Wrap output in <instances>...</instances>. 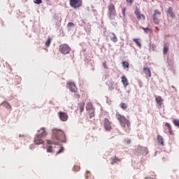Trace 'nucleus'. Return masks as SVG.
Here are the masks:
<instances>
[{
	"label": "nucleus",
	"instance_id": "obj_1",
	"mask_svg": "<svg viewBox=\"0 0 179 179\" xmlns=\"http://www.w3.org/2000/svg\"><path fill=\"white\" fill-rule=\"evenodd\" d=\"M66 137L65 136V133L61 129H53L52 139L46 140L48 145H58L59 142H66Z\"/></svg>",
	"mask_w": 179,
	"mask_h": 179
},
{
	"label": "nucleus",
	"instance_id": "obj_2",
	"mask_svg": "<svg viewBox=\"0 0 179 179\" xmlns=\"http://www.w3.org/2000/svg\"><path fill=\"white\" fill-rule=\"evenodd\" d=\"M116 118L124 131H125L127 134H129V131H131V122L129 120L127 119L124 115H121V113H116Z\"/></svg>",
	"mask_w": 179,
	"mask_h": 179
},
{
	"label": "nucleus",
	"instance_id": "obj_3",
	"mask_svg": "<svg viewBox=\"0 0 179 179\" xmlns=\"http://www.w3.org/2000/svg\"><path fill=\"white\" fill-rule=\"evenodd\" d=\"M108 17L109 20H115L117 17V10L113 3L108 5Z\"/></svg>",
	"mask_w": 179,
	"mask_h": 179
},
{
	"label": "nucleus",
	"instance_id": "obj_4",
	"mask_svg": "<svg viewBox=\"0 0 179 179\" xmlns=\"http://www.w3.org/2000/svg\"><path fill=\"white\" fill-rule=\"evenodd\" d=\"M59 51L64 54V55H66V54H69L71 52V47L67 44H62L59 45Z\"/></svg>",
	"mask_w": 179,
	"mask_h": 179
},
{
	"label": "nucleus",
	"instance_id": "obj_5",
	"mask_svg": "<svg viewBox=\"0 0 179 179\" xmlns=\"http://www.w3.org/2000/svg\"><path fill=\"white\" fill-rule=\"evenodd\" d=\"M160 16H162V12L159 10H155V13L152 15V20L155 24H159L160 23Z\"/></svg>",
	"mask_w": 179,
	"mask_h": 179
},
{
	"label": "nucleus",
	"instance_id": "obj_6",
	"mask_svg": "<svg viewBox=\"0 0 179 179\" xmlns=\"http://www.w3.org/2000/svg\"><path fill=\"white\" fill-rule=\"evenodd\" d=\"M103 128L106 131H111L113 129V127L111 126V122L108 120V118H105L103 120Z\"/></svg>",
	"mask_w": 179,
	"mask_h": 179
},
{
	"label": "nucleus",
	"instance_id": "obj_7",
	"mask_svg": "<svg viewBox=\"0 0 179 179\" xmlns=\"http://www.w3.org/2000/svg\"><path fill=\"white\" fill-rule=\"evenodd\" d=\"M136 150L138 155H143L144 156H146V155H148V148L141 147V145H139L137 147Z\"/></svg>",
	"mask_w": 179,
	"mask_h": 179
},
{
	"label": "nucleus",
	"instance_id": "obj_8",
	"mask_svg": "<svg viewBox=\"0 0 179 179\" xmlns=\"http://www.w3.org/2000/svg\"><path fill=\"white\" fill-rule=\"evenodd\" d=\"M70 6L72 8H80L82 6V0H70Z\"/></svg>",
	"mask_w": 179,
	"mask_h": 179
},
{
	"label": "nucleus",
	"instance_id": "obj_9",
	"mask_svg": "<svg viewBox=\"0 0 179 179\" xmlns=\"http://www.w3.org/2000/svg\"><path fill=\"white\" fill-rule=\"evenodd\" d=\"M58 116L61 121H62L63 122H66V121H68V118L69 117V116H68V113L62 111L58 113Z\"/></svg>",
	"mask_w": 179,
	"mask_h": 179
},
{
	"label": "nucleus",
	"instance_id": "obj_10",
	"mask_svg": "<svg viewBox=\"0 0 179 179\" xmlns=\"http://www.w3.org/2000/svg\"><path fill=\"white\" fill-rule=\"evenodd\" d=\"M34 142L35 145H43L44 143V140H43V137L40 136V134L35 135Z\"/></svg>",
	"mask_w": 179,
	"mask_h": 179
},
{
	"label": "nucleus",
	"instance_id": "obj_11",
	"mask_svg": "<svg viewBox=\"0 0 179 179\" xmlns=\"http://www.w3.org/2000/svg\"><path fill=\"white\" fill-rule=\"evenodd\" d=\"M134 13L136 16V19L137 20H145L146 17H145V15L143 14H141V12L139 11V9L138 8H136Z\"/></svg>",
	"mask_w": 179,
	"mask_h": 179
},
{
	"label": "nucleus",
	"instance_id": "obj_12",
	"mask_svg": "<svg viewBox=\"0 0 179 179\" xmlns=\"http://www.w3.org/2000/svg\"><path fill=\"white\" fill-rule=\"evenodd\" d=\"M68 85L69 87V90L71 92H73V93H76V92H78V88H76V85L73 82L68 83Z\"/></svg>",
	"mask_w": 179,
	"mask_h": 179
},
{
	"label": "nucleus",
	"instance_id": "obj_13",
	"mask_svg": "<svg viewBox=\"0 0 179 179\" xmlns=\"http://www.w3.org/2000/svg\"><path fill=\"white\" fill-rule=\"evenodd\" d=\"M84 110H85V102L82 101L78 103L77 111L80 112V115H82V113H83Z\"/></svg>",
	"mask_w": 179,
	"mask_h": 179
},
{
	"label": "nucleus",
	"instance_id": "obj_14",
	"mask_svg": "<svg viewBox=\"0 0 179 179\" xmlns=\"http://www.w3.org/2000/svg\"><path fill=\"white\" fill-rule=\"evenodd\" d=\"M38 132H39L38 135H40V136H41L42 138H45V136H47L48 135L47 131H45V128L44 127L41 128L40 130L38 131Z\"/></svg>",
	"mask_w": 179,
	"mask_h": 179
},
{
	"label": "nucleus",
	"instance_id": "obj_15",
	"mask_svg": "<svg viewBox=\"0 0 179 179\" xmlns=\"http://www.w3.org/2000/svg\"><path fill=\"white\" fill-rule=\"evenodd\" d=\"M157 140L158 141V145H160L161 146H164V139L163 138V136L157 135Z\"/></svg>",
	"mask_w": 179,
	"mask_h": 179
},
{
	"label": "nucleus",
	"instance_id": "obj_16",
	"mask_svg": "<svg viewBox=\"0 0 179 179\" xmlns=\"http://www.w3.org/2000/svg\"><path fill=\"white\" fill-rule=\"evenodd\" d=\"M143 71L144 73L148 76V78H152V71H150V69L148 67H143Z\"/></svg>",
	"mask_w": 179,
	"mask_h": 179
},
{
	"label": "nucleus",
	"instance_id": "obj_17",
	"mask_svg": "<svg viewBox=\"0 0 179 179\" xmlns=\"http://www.w3.org/2000/svg\"><path fill=\"white\" fill-rule=\"evenodd\" d=\"M109 34L111 41L113 43H117V41H118V38H117V35H115L114 32H110Z\"/></svg>",
	"mask_w": 179,
	"mask_h": 179
},
{
	"label": "nucleus",
	"instance_id": "obj_18",
	"mask_svg": "<svg viewBox=\"0 0 179 179\" xmlns=\"http://www.w3.org/2000/svg\"><path fill=\"white\" fill-rule=\"evenodd\" d=\"M110 164H115V163H120L121 162V159L117 157H112L110 158Z\"/></svg>",
	"mask_w": 179,
	"mask_h": 179
},
{
	"label": "nucleus",
	"instance_id": "obj_19",
	"mask_svg": "<svg viewBox=\"0 0 179 179\" xmlns=\"http://www.w3.org/2000/svg\"><path fill=\"white\" fill-rule=\"evenodd\" d=\"M121 79H122V85H124V87H127V86L129 85V83H128V78H127V77L123 76H122Z\"/></svg>",
	"mask_w": 179,
	"mask_h": 179
},
{
	"label": "nucleus",
	"instance_id": "obj_20",
	"mask_svg": "<svg viewBox=\"0 0 179 179\" xmlns=\"http://www.w3.org/2000/svg\"><path fill=\"white\" fill-rule=\"evenodd\" d=\"M155 101L156 103L158 104V106H162V104H163V98H162V96H157L155 97Z\"/></svg>",
	"mask_w": 179,
	"mask_h": 179
},
{
	"label": "nucleus",
	"instance_id": "obj_21",
	"mask_svg": "<svg viewBox=\"0 0 179 179\" xmlns=\"http://www.w3.org/2000/svg\"><path fill=\"white\" fill-rule=\"evenodd\" d=\"M1 106H3V107H5V108H7V110H12V106L7 101L3 102L1 103Z\"/></svg>",
	"mask_w": 179,
	"mask_h": 179
},
{
	"label": "nucleus",
	"instance_id": "obj_22",
	"mask_svg": "<svg viewBox=\"0 0 179 179\" xmlns=\"http://www.w3.org/2000/svg\"><path fill=\"white\" fill-rule=\"evenodd\" d=\"M94 108L93 107V104L92 103V102H88L86 105V110L87 111H89L90 110H94Z\"/></svg>",
	"mask_w": 179,
	"mask_h": 179
},
{
	"label": "nucleus",
	"instance_id": "obj_23",
	"mask_svg": "<svg viewBox=\"0 0 179 179\" xmlns=\"http://www.w3.org/2000/svg\"><path fill=\"white\" fill-rule=\"evenodd\" d=\"M73 27H75V24H73V22H69L67 24V30L68 31H71V30H72V29H73Z\"/></svg>",
	"mask_w": 179,
	"mask_h": 179
},
{
	"label": "nucleus",
	"instance_id": "obj_24",
	"mask_svg": "<svg viewBox=\"0 0 179 179\" xmlns=\"http://www.w3.org/2000/svg\"><path fill=\"white\" fill-rule=\"evenodd\" d=\"M165 127H166V128H168L169 129V132L170 134V135H173V129H171V125H170V123H165Z\"/></svg>",
	"mask_w": 179,
	"mask_h": 179
},
{
	"label": "nucleus",
	"instance_id": "obj_25",
	"mask_svg": "<svg viewBox=\"0 0 179 179\" xmlns=\"http://www.w3.org/2000/svg\"><path fill=\"white\" fill-rule=\"evenodd\" d=\"M163 52L164 55L169 52V45L167 43H164V49H163Z\"/></svg>",
	"mask_w": 179,
	"mask_h": 179
},
{
	"label": "nucleus",
	"instance_id": "obj_26",
	"mask_svg": "<svg viewBox=\"0 0 179 179\" xmlns=\"http://www.w3.org/2000/svg\"><path fill=\"white\" fill-rule=\"evenodd\" d=\"M122 66L124 69H128L129 68V63L127 61L122 62Z\"/></svg>",
	"mask_w": 179,
	"mask_h": 179
},
{
	"label": "nucleus",
	"instance_id": "obj_27",
	"mask_svg": "<svg viewBox=\"0 0 179 179\" xmlns=\"http://www.w3.org/2000/svg\"><path fill=\"white\" fill-rule=\"evenodd\" d=\"M120 106L122 110H125L128 108V105H127L125 103H121Z\"/></svg>",
	"mask_w": 179,
	"mask_h": 179
},
{
	"label": "nucleus",
	"instance_id": "obj_28",
	"mask_svg": "<svg viewBox=\"0 0 179 179\" xmlns=\"http://www.w3.org/2000/svg\"><path fill=\"white\" fill-rule=\"evenodd\" d=\"M133 41H134V43H136V44H137L138 47H139L140 48L141 47H142V44L141 43L139 39L134 38Z\"/></svg>",
	"mask_w": 179,
	"mask_h": 179
},
{
	"label": "nucleus",
	"instance_id": "obj_29",
	"mask_svg": "<svg viewBox=\"0 0 179 179\" xmlns=\"http://www.w3.org/2000/svg\"><path fill=\"white\" fill-rule=\"evenodd\" d=\"M46 152L47 153H52V146L48 145L46 148Z\"/></svg>",
	"mask_w": 179,
	"mask_h": 179
},
{
	"label": "nucleus",
	"instance_id": "obj_30",
	"mask_svg": "<svg viewBox=\"0 0 179 179\" xmlns=\"http://www.w3.org/2000/svg\"><path fill=\"white\" fill-rule=\"evenodd\" d=\"M90 118H92V117H94V109H92L88 110Z\"/></svg>",
	"mask_w": 179,
	"mask_h": 179
},
{
	"label": "nucleus",
	"instance_id": "obj_31",
	"mask_svg": "<svg viewBox=\"0 0 179 179\" xmlns=\"http://www.w3.org/2000/svg\"><path fill=\"white\" fill-rule=\"evenodd\" d=\"M142 30H143L145 31V33H152V29H150V28L142 27Z\"/></svg>",
	"mask_w": 179,
	"mask_h": 179
},
{
	"label": "nucleus",
	"instance_id": "obj_32",
	"mask_svg": "<svg viewBox=\"0 0 179 179\" xmlns=\"http://www.w3.org/2000/svg\"><path fill=\"white\" fill-rule=\"evenodd\" d=\"M168 13L171 17H174V14H173V9H171V8H168Z\"/></svg>",
	"mask_w": 179,
	"mask_h": 179
},
{
	"label": "nucleus",
	"instance_id": "obj_33",
	"mask_svg": "<svg viewBox=\"0 0 179 179\" xmlns=\"http://www.w3.org/2000/svg\"><path fill=\"white\" fill-rule=\"evenodd\" d=\"M173 124H174V125H175L176 127H178V128H179V120L174 119V120H173Z\"/></svg>",
	"mask_w": 179,
	"mask_h": 179
},
{
	"label": "nucleus",
	"instance_id": "obj_34",
	"mask_svg": "<svg viewBox=\"0 0 179 179\" xmlns=\"http://www.w3.org/2000/svg\"><path fill=\"white\" fill-rule=\"evenodd\" d=\"M51 44V38H48L47 41L45 42L46 47H50Z\"/></svg>",
	"mask_w": 179,
	"mask_h": 179
},
{
	"label": "nucleus",
	"instance_id": "obj_35",
	"mask_svg": "<svg viewBox=\"0 0 179 179\" xmlns=\"http://www.w3.org/2000/svg\"><path fill=\"white\" fill-rule=\"evenodd\" d=\"M59 151L56 153V155H59V153H62V152H64V147L62 146H59Z\"/></svg>",
	"mask_w": 179,
	"mask_h": 179
},
{
	"label": "nucleus",
	"instance_id": "obj_36",
	"mask_svg": "<svg viewBox=\"0 0 179 179\" xmlns=\"http://www.w3.org/2000/svg\"><path fill=\"white\" fill-rule=\"evenodd\" d=\"M80 170V166L76 165L73 166V171H79Z\"/></svg>",
	"mask_w": 179,
	"mask_h": 179
},
{
	"label": "nucleus",
	"instance_id": "obj_37",
	"mask_svg": "<svg viewBox=\"0 0 179 179\" xmlns=\"http://www.w3.org/2000/svg\"><path fill=\"white\" fill-rule=\"evenodd\" d=\"M34 2L36 3V5H40V3H43V0H34Z\"/></svg>",
	"mask_w": 179,
	"mask_h": 179
},
{
	"label": "nucleus",
	"instance_id": "obj_38",
	"mask_svg": "<svg viewBox=\"0 0 179 179\" xmlns=\"http://www.w3.org/2000/svg\"><path fill=\"white\" fill-rule=\"evenodd\" d=\"M127 3H129V6L132 5L134 0H126Z\"/></svg>",
	"mask_w": 179,
	"mask_h": 179
},
{
	"label": "nucleus",
	"instance_id": "obj_39",
	"mask_svg": "<svg viewBox=\"0 0 179 179\" xmlns=\"http://www.w3.org/2000/svg\"><path fill=\"white\" fill-rule=\"evenodd\" d=\"M125 12H127V8L124 7L122 9V13L123 16H125Z\"/></svg>",
	"mask_w": 179,
	"mask_h": 179
},
{
	"label": "nucleus",
	"instance_id": "obj_40",
	"mask_svg": "<svg viewBox=\"0 0 179 179\" xmlns=\"http://www.w3.org/2000/svg\"><path fill=\"white\" fill-rule=\"evenodd\" d=\"M103 66L105 68V69H108V67H107V63L106 62H104L103 63Z\"/></svg>",
	"mask_w": 179,
	"mask_h": 179
},
{
	"label": "nucleus",
	"instance_id": "obj_41",
	"mask_svg": "<svg viewBox=\"0 0 179 179\" xmlns=\"http://www.w3.org/2000/svg\"><path fill=\"white\" fill-rule=\"evenodd\" d=\"M46 1H50V0H46Z\"/></svg>",
	"mask_w": 179,
	"mask_h": 179
}]
</instances>
